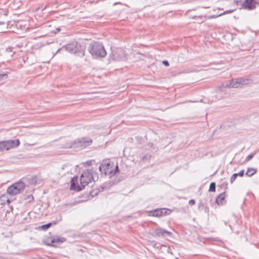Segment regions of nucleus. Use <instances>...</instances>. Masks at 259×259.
Listing matches in <instances>:
<instances>
[{"instance_id": "obj_1", "label": "nucleus", "mask_w": 259, "mask_h": 259, "mask_svg": "<svg viewBox=\"0 0 259 259\" xmlns=\"http://www.w3.org/2000/svg\"><path fill=\"white\" fill-rule=\"evenodd\" d=\"M94 171L92 169H86L80 176V184H78V178L75 176L71 179L70 190L75 191H81L85 186L94 181Z\"/></svg>"}, {"instance_id": "obj_2", "label": "nucleus", "mask_w": 259, "mask_h": 259, "mask_svg": "<svg viewBox=\"0 0 259 259\" xmlns=\"http://www.w3.org/2000/svg\"><path fill=\"white\" fill-rule=\"evenodd\" d=\"M92 143L93 140L90 138L82 137L66 143L64 148L72 149L74 150H80L90 146Z\"/></svg>"}, {"instance_id": "obj_3", "label": "nucleus", "mask_w": 259, "mask_h": 259, "mask_svg": "<svg viewBox=\"0 0 259 259\" xmlns=\"http://www.w3.org/2000/svg\"><path fill=\"white\" fill-rule=\"evenodd\" d=\"M89 51L94 58H104L107 53L103 44L99 42H92L90 44Z\"/></svg>"}, {"instance_id": "obj_4", "label": "nucleus", "mask_w": 259, "mask_h": 259, "mask_svg": "<svg viewBox=\"0 0 259 259\" xmlns=\"http://www.w3.org/2000/svg\"><path fill=\"white\" fill-rule=\"evenodd\" d=\"M127 59L126 54L125 51L121 48H111V53L109 56V60L121 61H125Z\"/></svg>"}, {"instance_id": "obj_5", "label": "nucleus", "mask_w": 259, "mask_h": 259, "mask_svg": "<svg viewBox=\"0 0 259 259\" xmlns=\"http://www.w3.org/2000/svg\"><path fill=\"white\" fill-rule=\"evenodd\" d=\"M25 184L22 181L16 182L9 186L7 189V192L12 195L20 193L25 188Z\"/></svg>"}, {"instance_id": "obj_6", "label": "nucleus", "mask_w": 259, "mask_h": 259, "mask_svg": "<svg viewBox=\"0 0 259 259\" xmlns=\"http://www.w3.org/2000/svg\"><path fill=\"white\" fill-rule=\"evenodd\" d=\"M81 49V45L77 41H73L67 44L61 48L58 49L57 53L59 52L61 50L64 49L70 53L75 54L79 52Z\"/></svg>"}, {"instance_id": "obj_7", "label": "nucleus", "mask_w": 259, "mask_h": 259, "mask_svg": "<svg viewBox=\"0 0 259 259\" xmlns=\"http://www.w3.org/2000/svg\"><path fill=\"white\" fill-rule=\"evenodd\" d=\"M20 144L18 139L0 142V150H9L11 148L18 147Z\"/></svg>"}, {"instance_id": "obj_8", "label": "nucleus", "mask_w": 259, "mask_h": 259, "mask_svg": "<svg viewBox=\"0 0 259 259\" xmlns=\"http://www.w3.org/2000/svg\"><path fill=\"white\" fill-rule=\"evenodd\" d=\"M113 163H110L109 162H102L101 163L99 166V170L101 174H104L105 176H110L112 177V174L113 172Z\"/></svg>"}, {"instance_id": "obj_9", "label": "nucleus", "mask_w": 259, "mask_h": 259, "mask_svg": "<svg viewBox=\"0 0 259 259\" xmlns=\"http://www.w3.org/2000/svg\"><path fill=\"white\" fill-rule=\"evenodd\" d=\"M223 88H238L241 87L240 81L239 78L232 79L229 81L224 83L222 84Z\"/></svg>"}, {"instance_id": "obj_10", "label": "nucleus", "mask_w": 259, "mask_h": 259, "mask_svg": "<svg viewBox=\"0 0 259 259\" xmlns=\"http://www.w3.org/2000/svg\"><path fill=\"white\" fill-rule=\"evenodd\" d=\"M256 5H259V3L255 0H244L242 8L248 10H253L256 8Z\"/></svg>"}, {"instance_id": "obj_11", "label": "nucleus", "mask_w": 259, "mask_h": 259, "mask_svg": "<svg viewBox=\"0 0 259 259\" xmlns=\"http://www.w3.org/2000/svg\"><path fill=\"white\" fill-rule=\"evenodd\" d=\"M155 234L154 236L160 237V236H170L171 234V232L163 229L162 228H157L154 231Z\"/></svg>"}, {"instance_id": "obj_12", "label": "nucleus", "mask_w": 259, "mask_h": 259, "mask_svg": "<svg viewBox=\"0 0 259 259\" xmlns=\"http://www.w3.org/2000/svg\"><path fill=\"white\" fill-rule=\"evenodd\" d=\"M161 208H157L148 211V214L150 217H161Z\"/></svg>"}, {"instance_id": "obj_13", "label": "nucleus", "mask_w": 259, "mask_h": 259, "mask_svg": "<svg viewBox=\"0 0 259 259\" xmlns=\"http://www.w3.org/2000/svg\"><path fill=\"white\" fill-rule=\"evenodd\" d=\"M225 197V192H222L217 197L215 202L219 205H223L224 204V199Z\"/></svg>"}, {"instance_id": "obj_14", "label": "nucleus", "mask_w": 259, "mask_h": 259, "mask_svg": "<svg viewBox=\"0 0 259 259\" xmlns=\"http://www.w3.org/2000/svg\"><path fill=\"white\" fill-rule=\"evenodd\" d=\"M241 87L244 85L249 84L253 82V80L251 78L239 77Z\"/></svg>"}, {"instance_id": "obj_15", "label": "nucleus", "mask_w": 259, "mask_h": 259, "mask_svg": "<svg viewBox=\"0 0 259 259\" xmlns=\"http://www.w3.org/2000/svg\"><path fill=\"white\" fill-rule=\"evenodd\" d=\"M65 240V239L64 238H57L56 239L54 238L52 239L51 243L49 244V245L51 246H55L57 243L63 242Z\"/></svg>"}, {"instance_id": "obj_16", "label": "nucleus", "mask_w": 259, "mask_h": 259, "mask_svg": "<svg viewBox=\"0 0 259 259\" xmlns=\"http://www.w3.org/2000/svg\"><path fill=\"white\" fill-rule=\"evenodd\" d=\"M257 171V169L254 168H248L245 175L248 177H251Z\"/></svg>"}, {"instance_id": "obj_17", "label": "nucleus", "mask_w": 259, "mask_h": 259, "mask_svg": "<svg viewBox=\"0 0 259 259\" xmlns=\"http://www.w3.org/2000/svg\"><path fill=\"white\" fill-rule=\"evenodd\" d=\"M105 189L104 187H100L97 190H93L91 191L90 194L92 197L98 194L100 192H103Z\"/></svg>"}, {"instance_id": "obj_18", "label": "nucleus", "mask_w": 259, "mask_h": 259, "mask_svg": "<svg viewBox=\"0 0 259 259\" xmlns=\"http://www.w3.org/2000/svg\"><path fill=\"white\" fill-rule=\"evenodd\" d=\"M8 72L0 73V80L6 79L8 78Z\"/></svg>"}, {"instance_id": "obj_19", "label": "nucleus", "mask_w": 259, "mask_h": 259, "mask_svg": "<svg viewBox=\"0 0 259 259\" xmlns=\"http://www.w3.org/2000/svg\"><path fill=\"white\" fill-rule=\"evenodd\" d=\"M215 183L214 182H211L210 184L208 191L209 192H215Z\"/></svg>"}, {"instance_id": "obj_20", "label": "nucleus", "mask_w": 259, "mask_h": 259, "mask_svg": "<svg viewBox=\"0 0 259 259\" xmlns=\"http://www.w3.org/2000/svg\"><path fill=\"white\" fill-rule=\"evenodd\" d=\"M170 212V211L169 209L167 208H161V217L162 216H165L167 214H169Z\"/></svg>"}, {"instance_id": "obj_21", "label": "nucleus", "mask_w": 259, "mask_h": 259, "mask_svg": "<svg viewBox=\"0 0 259 259\" xmlns=\"http://www.w3.org/2000/svg\"><path fill=\"white\" fill-rule=\"evenodd\" d=\"M52 225V223H49L48 224H46L45 225H43L41 226L40 227V228H41L43 230H47L48 229H49Z\"/></svg>"}, {"instance_id": "obj_22", "label": "nucleus", "mask_w": 259, "mask_h": 259, "mask_svg": "<svg viewBox=\"0 0 259 259\" xmlns=\"http://www.w3.org/2000/svg\"><path fill=\"white\" fill-rule=\"evenodd\" d=\"M244 0H234L235 3L237 5H241L242 6V8L243 7L244 4Z\"/></svg>"}, {"instance_id": "obj_23", "label": "nucleus", "mask_w": 259, "mask_h": 259, "mask_svg": "<svg viewBox=\"0 0 259 259\" xmlns=\"http://www.w3.org/2000/svg\"><path fill=\"white\" fill-rule=\"evenodd\" d=\"M253 156H254V154L253 153H251V154H249V155H248L246 157L244 162L245 163V162H246L249 161L250 160H251L253 158Z\"/></svg>"}, {"instance_id": "obj_24", "label": "nucleus", "mask_w": 259, "mask_h": 259, "mask_svg": "<svg viewBox=\"0 0 259 259\" xmlns=\"http://www.w3.org/2000/svg\"><path fill=\"white\" fill-rule=\"evenodd\" d=\"M237 175L236 174H234L232 177H231V179H230V183H233L236 180V179L237 178Z\"/></svg>"}, {"instance_id": "obj_25", "label": "nucleus", "mask_w": 259, "mask_h": 259, "mask_svg": "<svg viewBox=\"0 0 259 259\" xmlns=\"http://www.w3.org/2000/svg\"><path fill=\"white\" fill-rule=\"evenodd\" d=\"M25 200H27L29 202H30L33 200V196L30 194L25 198Z\"/></svg>"}, {"instance_id": "obj_26", "label": "nucleus", "mask_w": 259, "mask_h": 259, "mask_svg": "<svg viewBox=\"0 0 259 259\" xmlns=\"http://www.w3.org/2000/svg\"><path fill=\"white\" fill-rule=\"evenodd\" d=\"M117 171H119L118 166L116 165L114 170H113V172L112 174V176L114 175Z\"/></svg>"}, {"instance_id": "obj_27", "label": "nucleus", "mask_w": 259, "mask_h": 259, "mask_svg": "<svg viewBox=\"0 0 259 259\" xmlns=\"http://www.w3.org/2000/svg\"><path fill=\"white\" fill-rule=\"evenodd\" d=\"M236 174H237V177L238 176L243 177L244 176V170H242L239 172L236 173Z\"/></svg>"}, {"instance_id": "obj_28", "label": "nucleus", "mask_w": 259, "mask_h": 259, "mask_svg": "<svg viewBox=\"0 0 259 259\" xmlns=\"http://www.w3.org/2000/svg\"><path fill=\"white\" fill-rule=\"evenodd\" d=\"M234 10H227V11H225L223 13L220 14L219 16H221V15H222L223 14H227V13H231L233 12H234Z\"/></svg>"}, {"instance_id": "obj_29", "label": "nucleus", "mask_w": 259, "mask_h": 259, "mask_svg": "<svg viewBox=\"0 0 259 259\" xmlns=\"http://www.w3.org/2000/svg\"><path fill=\"white\" fill-rule=\"evenodd\" d=\"M162 64L165 65V66H169V62L167 60H163L162 61Z\"/></svg>"}, {"instance_id": "obj_30", "label": "nucleus", "mask_w": 259, "mask_h": 259, "mask_svg": "<svg viewBox=\"0 0 259 259\" xmlns=\"http://www.w3.org/2000/svg\"><path fill=\"white\" fill-rule=\"evenodd\" d=\"M189 203L190 205H193L195 203V201L194 199H191L189 200Z\"/></svg>"}, {"instance_id": "obj_31", "label": "nucleus", "mask_w": 259, "mask_h": 259, "mask_svg": "<svg viewBox=\"0 0 259 259\" xmlns=\"http://www.w3.org/2000/svg\"><path fill=\"white\" fill-rule=\"evenodd\" d=\"M6 51L8 53H9L12 51V49L11 48H8L6 49Z\"/></svg>"}, {"instance_id": "obj_32", "label": "nucleus", "mask_w": 259, "mask_h": 259, "mask_svg": "<svg viewBox=\"0 0 259 259\" xmlns=\"http://www.w3.org/2000/svg\"><path fill=\"white\" fill-rule=\"evenodd\" d=\"M61 30V28L58 27L56 28V31L55 32V33L59 32Z\"/></svg>"}, {"instance_id": "obj_33", "label": "nucleus", "mask_w": 259, "mask_h": 259, "mask_svg": "<svg viewBox=\"0 0 259 259\" xmlns=\"http://www.w3.org/2000/svg\"><path fill=\"white\" fill-rule=\"evenodd\" d=\"M10 21H8L7 23V28H8V27H9V25L10 24Z\"/></svg>"}, {"instance_id": "obj_34", "label": "nucleus", "mask_w": 259, "mask_h": 259, "mask_svg": "<svg viewBox=\"0 0 259 259\" xmlns=\"http://www.w3.org/2000/svg\"><path fill=\"white\" fill-rule=\"evenodd\" d=\"M2 24H5V22H3V21H0V25H2Z\"/></svg>"}, {"instance_id": "obj_35", "label": "nucleus", "mask_w": 259, "mask_h": 259, "mask_svg": "<svg viewBox=\"0 0 259 259\" xmlns=\"http://www.w3.org/2000/svg\"><path fill=\"white\" fill-rule=\"evenodd\" d=\"M10 202H11V201H10V200L9 199H8V200H7V202L8 204L10 203Z\"/></svg>"}, {"instance_id": "obj_36", "label": "nucleus", "mask_w": 259, "mask_h": 259, "mask_svg": "<svg viewBox=\"0 0 259 259\" xmlns=\"http://www.w3.org/2000/svg\"><path fill=\"white\" fill-rule=\"evenodd\" d=\"M211 18H214V16H211Z\"/></svg>"}, {"instance_id": "obj_37", "label": "nucleus", "mask_w": 259, "mask_h": 259, "mask_svg": "<svg viewBox=\"0 0 259 259\" xmlns=\"http://www.w3.org/2000/svg\"><path fill=\"white\" fill-rule=\"evenodd\" d=\"M225 186V188H227V184Z\"/></svg>"}]
</instances>
